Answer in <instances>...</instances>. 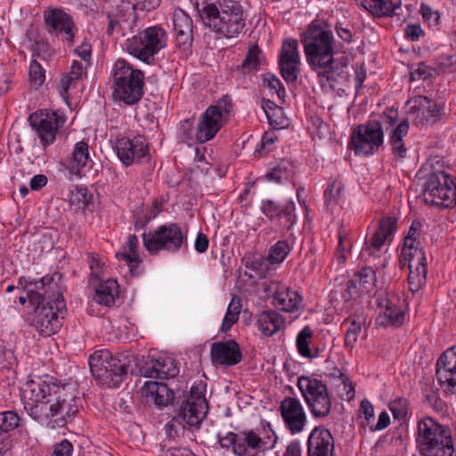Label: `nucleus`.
I'll list each match as a JSON object with an SVG mask.
<instances>
[{"instance_id": "nucleus-28", "label": "nucleus", "mask_w": 456, "mask_h": 456, "mask_svg": "<svg viewBox=\"0 0 456 456\" xmlns=\"http://www.w3.org/2000/svg\"><path fill=\"white\" fill-rule=\"evenodd\" d=\"M366 323V315L362 307H358L345 321L343 325H346L345 333V346L347 350L352 351L357 342L358 337L362 332Z\"/></svg>"}, {"instance_id": "nucleus-52", "label": "nucleus", "mask_w": 456, "mask_h": 456, "mask_svg": "<svg viewBox=\"0 0 456 456\" xmlns=\"http://www.w3.org/2000/svg\"><path fill=\"white\" fill-rule=\"evenodd\" d=\"M446 116L445 99L438 97L432 103L429 100V123H436Z\"/></svg>"}, {"instance_id": "nucleus-14", "label": "nucleus", "mask_w": 456, "mask_h": 456, "mask_svg": "<svg viewBox=\"0 0 456 456\" xmlns=\"http://www.w3.org/2000/svg\"><path fill=\"white\" fill-rule=\"evenodd\" d=\"M297 385L314 418L323 419L330 413L331 398L323 381L303 375L297 378Z\"/></svg>"}, {"instance_id": "nucleus-55", "label": "nucleus", "mask_w": 456, "mask_h": 456, "mask_svg": "<svg viewBox=\"0 0 456 456\" xmlns=\"http://www.w3.org/2000/svg\"><path fill=\"white\" fill-rule=\"evenodd\" d=\"M262 108L266 115V118L273 126H280L281 125V121L280 120V117H278L279 113H281V109L278 108L277 105L270 101V100H263Z\"/></svg>"}, {"instance_id": "nucleus-31", "label": "nucleus", "mask_w": 456, "mask_h": 456, "mask_svg": "<svg viewBox=\"0 0 456 456\" xmlns=\"http://www.w3.org/2000/svg\"><path fill=\"white\" fill-rule=\"evenodd\" d=\"M356 2L374 17H392L400 8L401 0H356Z\"/></svg>"}, {"instance_id": "nucleus-40", "label": "nucleus", "mask_w": 456, "mask_h": 456, "mask_svg": "<svg viewBox=\"0 0 456 456\" xmlns=\"http://www.w3.org/2000/svg\"><path fill=\"white\" fill-rule=\"evenodd\" d=\"M425 103H428V97L420 94L413 95L407 102L410 115H416L417 118L420 117V119L415 123L417 126H423L425 125Z\"/></svg>"}, {"instance_id": "nucleus-32", "label": "nucleus", "mask_w": 456, "mask_h": 456, "mask_svg": "<svg viewBox=\"0 0 456 456\" xmlns=\"http://www.w3.org/2000/svg\"><path fill=\"white\" fill-rule=\"evenodd\" d=\"M144 389L146 396L151 398L154 403L160 407L169 403L175 406L176 403L174 393L165 383L147 381L144 384Z\"/></svg>"}, {"instance_id": "nucleus-53", "label": "nucleus", "mask_w": 456, "mask_h": 456, "mask_svg": "<svg viewBox=\"0 0 456 456\" xmlns=\"http://www.w3.org/2000/svg\"><path fill=\"white\" fill-rule=\"evenodd\" d=\"M428 417L422 418L418 424V436L416 442L418 444L420 455L428 456Z\"/></svg>"}, {"instance_id": "nucleus-5", "label": "nucleus", "mask_w": 456, "mask_h": 456, "mask_svg": "<svg viewBox=\"0 0 456 456\" xmlns=\"http://www.w3.org/2000/svg\"><path fill=\"white\" fill-rule=\"evenodd\" d=\"M421 228L420 221H412L404 238L400 256V262L408 265V283L413 295L423 289L427 284L428 266L425 249L420 241Z\"/></svg>"}, {"instance_id": "nucleus-62", "label": "nucleus", "mask_w": 456, "mask_h": 456, "mask_svg": "<svg viewBox=\"0 0 456 456\" xmlns=\"http://www.w3.org/2000/svg\"><path fill=\"white\" fill-rule=\"evenodd\" d=\"M78 80L79 79L75 78L73 76L71 77L69 73L63 74L58 86V90L61 97L67 98L69 89L76 86Z\"/></svg>"}, {"instance_id": "nucleus-20", "label": "nucleus", "mask_w": 456, "mask_h": 456, "mask_svg": "<svg viewBox=\"0 0 456 456\" xmlns=\"http://www.w3.org/2000/svg\"><path fill=\"white\" fill-rule=\"evenodd\" d=\"M28 121L45 148L55 141L60 125L58 115L53 110L36 111L28 117Z\"/></svg>"}, {"instance_id": "nucleus-15", "label": "nucleus", "mask_w": 456, "mask_h": 456, "mask_svg": "<svg viewBox=\"0 0 456 456\" xmlns=\"http://www.w3.org/2000/svg\"><path fill=\"white\" fill-rule=\"evenodd\" d=\"M260 211L272 224L277 226L282 232L292 230L297 221L296 205L293 200L281 203L270 199L263 200Z\"/></svg>"}, {"instance_id": "nucleus-34", "label": "nucleus", "mask_w": 456, "mask_h": 456, "mask_svg": "<svg viewBox=\"0 0 456 456\" xmlns=\"http://www.w3.org/2000/svg\"><path fill=\"white\" fill-rule=\"evenodd\" d=\"M88 148V144L85 141H80L75 144L69 160V169L72 174L80 175L83 168L91 161Z\"/></svg>"}, {"instance_id": "nucleus-45", "label": "nucleus", "mask_w": 456, "mask_h": 456, "mask_svg": "<svg viewBox=\"0 0 456 456\" xmlns=\"http://www.w3.org/2000/svg\"><path fill=\"white\" fill-rule=\"evenodd\" d=\"M179 138L182 142L191 146L197 142V128L194 129L193 120L186 118L180 122L178 127Z\"/></svg>"}, {"instance_id": "nucleus-59", "label": "nucleus", "mask_w": 456, "mask_h": 456, "mask_svg": "<svg viewBox=\"0 0 456 456\" xmlns=\"http://www.w3.org/2000/svg\"><path fill=\"white\" fill-rule=\"evenodd\" d=\"M134 9H136L134 4H132L129 1L119 0V4L116 7V17L126 20L134 14Z\"/></svg>"}, {"instance_id": "nucleus-46", "label": "nucleus", "mask_w": 456, "mask_h": 456, "mask_svg": "<svg viewBox=\"0 0 456 456\" xmlns=\"http://www.w3.org/2000/svg\"><path fill=\"white\" fill-rule=\"evenodd\" d=\"M173 22L175 34L193 32V22L191 18L181 9L175 11Z\"/></svg>"}, {"instance_id": "nucleus-42", "label": "nucleus", "mask_w": 456, "mask_h": 456, "mask_svg": "<svg viewBox=\"0 0 456 456\" xmlns=\"http://www.w3.org/2000/svg\"><path fill=\"white\" fill-rule=\"evenodd\" d=\"M279 61L300 62L298 44L296 39L284 40L279 54Z\"/></svg>"}, {"instance_id": "nucleus-10", "label": "nucleus", "mask_w": 456, "mask_h": 456, "mask_svg": "<svg viewBox=\"0 0 456 456\" xmlns=\"http://www.w3.org/2000/svg\"><path fill=\"white\" fill-rule=\"evenodd\" d=\"M447 168L438 155L429 157V207L450 208L456 204V184Z\"/></svg>"}, {"instance_id": "nucleus-57", "label": "nucleus", "mask_w": 456, "mask_h": 456, "mask_svg": "<svg viewBox=\"0 0 456 456\" xmlns=\"http://www.w3.org/2000/svg\"><path fill=\"white\" fill-rule=\"evenodd\" d=\"M408 403L404 398H397L389 403V410L391 411L394 419L398 420H404L407 415Z\"/></svg>"}, {"instance_id": "nucleus-12", "label": "nucleus", "mask_w": 456, "mask_h": 456, "mask_svg": "<svg viewBox=\"0 0 456 456\" xmlns=\"http://www.w3.org/2000/svg\"><path fill=\"white\" fill-rule=\"evenodd\" d=\"M167 45V34L159 25L148 27L124 44L126 50L140 61L151 64L154 56Z\"/></svg>"}, {"instance_id": "nucleus-26", "label": "nucleus", "mask_w": 456, "mask_h": 456, "mask_svg": "<svg viewBox=\"0 0 456 456\" xmlns=\"http://www.w3.org/2000/svg\"><path fill=\"white\" fill-rule=\"evenodd\" d=\"M140 371L145 378L168 379L178 375L179 368L175 359L160 357L146 362Z\"/></svg>"}, {"instance_id": "nucleus-3", "label": "nucleus", "mask_w": 456, "mask_h": 456, "mask_svg": "<svg viewBox=\"0 0 456 456\" xmlns=\"http://www.w3.org/2000/svg\"><path fill=\"white\" fill-rule=\"evenodd\" d=\"M305 60L314 71L321 83H329L333 86L340 79L346 78L343 70H339L334 61L333 34L320 26H313L302 35Z\"/></svg>"}, {"instance_id": "nucleus-63", "label": "nucleus", "mask_w": 456, "mask_h": 456, "mask_svg": "<svg viewBox=\"0 0 456 456\" xmlns=\"http://www.w3.org/2000/svg\"><path fill=\"white\" fill-rule=\"evenodd\" d=\"M72 452V444L69 440L63 439L54 446L52 456H71Z\"/></svg>"}, {"instance_id": "nucleus-43", "label": "nucleus", "mask_w": 456, "mask_h": 456, "mask_svg": "<svg viewBox=\"0 0 456 456\" xmlns=\"http://www.w3.org/2000/svg\"><path fill=\"white\" fill-rule=\"evenodd\" d=\"M344 191V184L338 180H333L324 191V200L328 208L337 205Z\"/></svg>"}, {"instance_id": "nucleus-13", "label": "nucleus", "mask_w": 456, "mask_h": 456, "mask_svg": "<svg viewBox=\"0 0 456 456\" xmlns=\"http://www.w3.org/2000/svg\"><path fill=\"white\" fill-rule=\"evenodd\" d=\"M90 371L99 384L118 387L126 378L127 364L108 350L95 351L89 356Z\"/></svg>"}, {"instance_id": "nucleus-61", "label": "nucleus", "mask_w": 456, "mask_h": 456, "mask_svg": "<svg viewBox=\"0 0 456 456\" xmlns=\"http://www.w3.org/2000/svg\"><path fill=\"white\" fill-rule=\"evenodd\" d=\"M193 32L175 34L176 47L182 51H188L192 46Z\"/></svg>"}, {"instance_id": "nucleus-47", "label": "nucleus", "mask_w": 456, "mask_h": 456, "mask_svg": "<svg viewBox=\"0 0 456 456\" xmlns=\"http://www.w3.org/2000/svg\"><path fill=\"white\" fill-rule=\"evenodd\" d=\"M20 418L14 411H5L0 412V434L4 435L20 426Z\"/></svg>"}, {"instance_id": "nucleus-50", "label": "nucleus", "mask_w": 456, "mask_h": 456, "mask_svg": "<svg viewBox=\"0 0 456 456\" xmlns=\"http://www.w3.org/2000/svg\"><path fill=\"white\" fill-rule=\"evenodd\" d=\"M300 62L279 61V69L282 78L287 83L296 82L299 73Z\"/></svg>"}, {"instance_id": "nucleus-9", "label": "nucleus", "mask_w": 456, "mask_h": 456, "mask_svg": "<svg viewBox=\"0 0 456 456\" xmlns=\"http://www.w3.org/2000/svg\"><path fill=\"white\" fill-rule=\"evenodd\" d=\"M207 384L202 380L194 381L188 395L177 399L174 406L173 420L183 428H199L205 419L208 404L206 399Z\"/></svg>"}, {"instance_id": "nucleus-44", "label": "nucleus", "mask_w": 456, "mask_h": 456, "mask_svg": "<svg viewBox=\"0 0 456 456\" xmlns=\"http://www.w3.org/2000/svg\"><path fill=\"white\" fill-rule=\"evenodd\" d=\"M260 52L261 51L257 45L249 47L242 63L238 66V69L241 70L243 73H250L252 71L258 70L260 65Z\"/></svg>"}, {"instance_id": "nucleus-23", "label": "nucleus", "mask_w": 456, "mask_h": 456, "mask_svg": "<svg viewBox=\"0 0 456 456\" xmlns=\"http://www.w3.org/2000/svg\"><path fill=\"white\" fill-rule=\"evenodd\" d=\"M210 357L214 365L234 366L242 361V353L234 339L218 341L211 345Z\"/></svg>"}, {"instance_id": "nucleus-51", "label": "nucleus", "mask_w": 456, "mask_h": 456, "mask_svg": "<svg viewBox=\"0 0 456 456\" xmlns=\"http://www.w3.org/2000/svg\"><path fill=\"white\" fill-rule=\"evenodd\" d=\"M454 452L452 441H445L443 443L441 440L438 444H433L431 441V427H429V456H452Z\"/></svg>"}, {"instance_id": "nucleus-41", "label": "nucleus", "mask_w": 456, "mask_h": 456, "mask_svg": "<svg viewBox=\"0 0 456 456\" xmlns=\"http://www.w3.org/2000/svg\"><path fill=\"white\" fill-rule=\"evenodd\" d=\"M291 248L286 240H280L273 245L268 253L267 259L270 264H281L288 256Z\"/></svg>"}, {"instance_id": "nucleus-2", "label": "nucleus", "mask_w": 456, "mask_h": 456, "mask_svg": "<svg viewBox=\"0 0 456 456\" xmlns=\"http://www.w3.org/2000/svg\"><path fill=\"white\" fill-rule=\"evenodd\" d=\"M410 129L407 118H399L397 108H386L379 118H371L357 126L351 135L349 147L355 155L370 156L384 143V131L388 134L392 153L400 159L406 158L407 148L403 138Z\"/></svg>"}, {"instance_id": "nucleus-37", "label": "nucleus", "mask_w": 456, "mask_h": 456, "mask_svg": "<svg viewBox=\"0 0 456 456\" xmlns=\"http://www.w3.org/2000/svg\"><path fill=\"white\" fill-rule=\"evenodd\" d=\"M362 294L371 293L376 286V272L372 267H363L352 277Z\"/></svg>"}, {"instance_id": "nucleus-38", "label": "nucleus", "mask_w": 456, "mask_h": 456, "mask_svg": "<svg viewBox=\"0 0 456 456\" xmlns=\"http://www.w3.org/2000/svg\"><path fill=\"white\" fill-rule=\"evenodd\" d=\"M241 306L240 298L233 297L227 307L224 318L223 320L221 325L222 331H228L232 326L238 322Z\"/></svg>"}, {"instance_id": "nucleus-11", "label": "nucleus", "mask_w": 456, "mask_h": 456, "mask_svg": "<svg viewBox=\"0 0 456 456\" xmlns=\"http://www.w3.org/2000/svg\"><path fill=\"white\" fill-rule=\"evenodd\" d=\"M142 242L150 255H158L160 251L176 253L187 246V230L183 231L177 223L161 224L154 231L144 232Z\"/></svg>"}, {"instance_id": "nucleus-39", "label": "nucleus", "mask_w": 456, "mask_h": 456, "mask_svg": "<svg viewBox=\"0 0 456 456\" xmlns=\"http://www.w3.org/2000/svg\"><path fill=\"white\" fill-rule=\"evenodd\" d=\"M314 332L309 325L305 326L296 338V347L302 357H310Z\"/></svg>"}, {"instance_id": "nucleus-17", "label": "nucleus", "mask_w": 456, "mask_h": 456, "mask_svg": "<svg viewBox=\"0 0 456 456\" xmlns=\"http://www.w3.org/2000/svg\"><path fill=\"white\" fill-rule=\"evenodd\" d=\"M230 107L224 104L209 106L200 117L197 125V143H205L212 140L224 124V116L228 115Z\"/></svg>"}, {"instance_id": "nucleus-25", "label": "nucleus", "mask_w": 456, "mask_h": 456, "mask_svg": "<svg viewBox=\"0 0 456 456\" xmlns=\"http://www.w3.org/2000/svg\"><path fill=\"white\" fill-rule=\"evenodd\" d=\"M45 21L50 33L61 35L67 42H73L75 24L69 14L61 9H52L45 15Z\"/></svg>"}, {"instance_id": "nucleus-6", "label": "nucleus", "mask_w": 456, "mask_h": 456, "mask_svg": "<svg viewBox=\"0 0 456 456\" xmlns=\"http://www.w3.org/2000/svg\"><path fill=\"white\" fill-rule=\"evenodd\" d=\"M34 310L30 324L39 334L49 337L62 327L67 314L66 302L60 286L53 290H45Z\"/></svg>"}, {"instance_id": "nucleus-58", "label": "nucleus", "mask_w": 456, "mask_h": 456, "mask_svg": "<svg viewBox=\"0 0 456 456\" xmlns=\"http://www.w3.org/2000/svg\"><path fill=\"white\" fill-rule=\"evenodd\" d=\"M264 84H265L270 89L274 90L279 98L284 97L286 91L282 86L281 80L274 75L267 73L264 77Z\"/></svg>"}, {"instance_id": "nucleus-4", "label": "nucleus", "mask_w": 456, "mask_h": 456, "mask_svg": "<svg viewBox=\"0 0 456 456\" xmlns=\"http://www.w3.org/2000/svg\"><path fill=\"white\" fill-rule=\"evenodd\" d=\"M196 9L204 26L218 38H234L244 32L246 15L238 1L202 0Z\"/></svg>"}, {"instance_id": "nucleus-29", "label": "nucleus", "mask_w": 456, "mask_h": 456, "mask_svg": "<svg viewBox=\"0 0 456 456\" xmlns=\"http://www.w3.org/2000/svg\"><path fill=\"white\" fill-rule=\"evenodd\" d=\"M300 294L284 285L277 288L273 296V305L281 311L294 313L299 310L302 303Z\"/></svg>"}, {"instance_id": "nucleus-21", "label": "nucleus", "mask_w": 456, "mask_h": 456, "mask_svg": "<svg viewBox=\"0 0 456 456\" xmlns=\"http://www.w3.org/2000/svg\"><path fill=\"white\" fill-rule=\"evenodd\" d=\"M374 297L375 304L379 310L376 323L382 327L401 326L404 320V314L396 303L384 291L376 292Z\"/></svg>"}, {"instance_id": "nucleus-64", "label": "nucleus", "mask_w": 456, "mask_h": 456, "mask_svg": "<svg viewBox=\"0 0 456 456\" xmlns=\"http://www.w3.org/2000/svg\"><path fill=\"white\" fill-rule=\"evenodd\" d=\"M88 265H89V268L91 270V275L96 279H100V275L102 273V265L96 254H89Z\"/></svg>"}, {"instance_id": "nucleus-27", "label": "nucleus", "mask_w": 456, "mask_h": 456, "mask_svg": "<svg viewBox=\"0 0 456 456\" xmlns=\"http://www.w3.org/2000/svg\"><path fill=\"white\" fill-rule=\"evenodd\" d=\"M56 278L59 279L60 275L55 273L51 276H44L40 279H33L26 277H20L18 280V287L22 288L26 290L27 296L31 303H36V300H39L45 293V290H53L58 289V283Z\"/></svg>"}, {"instance_id": "nucleus-56", "label": "nucleus", "mask_w": 456, "mask_h": 456, "mask_svg": "<svg viewBox=\"0 0 456 456\" xmlns=\"http://www.w3.org/2000/svg\"><path fill=\"white\" fill-rule=\"evenodd\" d=\"M29 79L36 86H40L45 79V71L36 60H32L29 66Z\"/></svg>"}, {"instance_id": "nucleus-24", "label": "nucleus", "mask_w": 456, "mask_h": 456, "mask_svg": "<svg viewBox=\"0 0 456 456\" xmlns=\"http://www.w3.org/2000/svg\"><path fill=\"white\" fill-rule=\"evenodd\" d=\"M334 439L330 431L322 427H315L307 440V456H332Z\"/></svg>"}, {"instance_id": "nucleus-16", "label": "nucleus", "mask_w": 456, "mask_h": 456, "mask_svg": "<svg viewBox=\"0 0 456 456\" xmlns=\"http://www.w3.org/2000/svg\"><path fill=\"white\" fill-rule=\"evenodd\" d=\"M396 228L397 219L395 217L387 216L382 218L378 229L370 236V240L365 241L364 247L360 253L361 260L370 262L371 257H380L386 240L393 236Z\"/></svg>"}, {"instance_id": "nucleus-49", "label": "nucleus", "mask_w": 456, "mask_h": 456, "mask_svg": "<svg viewBox=\"0 0 456 456\" xmlns=\"http://www.w3.org/2000/svg\"><path fill=\"white\" fill-rule=\"evenodd\" d=\"M429 427H431V441L433 444H438V443L443 441H452L451 431L448 428L438 424L432 418L429 417Z\"/></svg>"}, {"instance_id": "nucleus-7", "label": "nucleus", "mask_w": 456, "mask_h": 456, "mask_svg": "<svg viewBox=\"0 0 456 456\" xmlns=\"http://www.w3.org/2000/svg\"><path fill=\"white\" fill-rule=\"evenodd\" d=\"M217 440L222 449H231L235 456H261L274 447L277 436L273 430L270 434L261 436L253 429H248L229 431L224 435L218 433Z\"/></svg>"}, {"instance_id": "nucleus-30", "label": "nucleus", "mask_w": 456, "mask_h": 456, "mask_svg": "<svg viewBox=\"0 0 456 456\" xmlns=\"http://www.w3.org/2000/svg\"><path fill=\"white\" fill-rule=\"evenodd\" d=\"M285 319L278 312L267 310L257 314L256 325L263 335L271 337L282 328Z\"/></svg>"}, {"instance_id": "nucleus-36", "label": "nucleus", "mask_w": 456, "mask_h": 456, "mask_svg": "<svg viewBox=\"0 0 456 456\" xmlns=\"http://www.w3.org/2000/svg\"><path fill=\"white\" fill-rule=\"evenodd\" d=\"M118 285L117 281L108 279L101 283L95 290L94 300L100 305L110 306L114 304L115 297L118 295Z\"/></svg>"}, {"instance_id": "nucleus-54", "label": "nucleus", "mask_w": 456, "mask_h": 456, "mask_svg": "<svg viewBox=\"0 0 456 456\" xmlns=\"http://www.w3.org/2000/svg\"><path fill=\"white\" fill-rule=\"evenodd\" d=\"M435 65L436 68L432 69L436 74H439V72L444 69L456 71V53L439 56L435 60Z\"/></svg>"}, {"instance_id": "nucleus-18", "label": "nucleus", "mask_w": 456, "mask_h": 456, "mask_svg": "<svg viewBox=\"0 0 456 456\" xmlns=\"http://www.w3.org/2000/svg\"><path fill=\"white\" fill-rule=\"evenodd\" d=\"M115 149L119 160L126 167L142 162L150 156L146 138L142 135L119 138L116 142Z\"/></svg>"}, {"instance_id": "nucleus-33", "label": "nucleus", "mask_w": 456, "mask_h": 456, "mask_svg": "<svg viewBox=\"0 0 456 456\" xmlns=\"http://www.w3.org/2000/svg\"><path fill=\"white\" fill-rule=\"evenodd\" d=\"M294 174L295 166L293 162L283 159L265 174V179L269 182L283 183L289 181Z\"/></svg>"}, {"instance_id": "nucleus-22", "label": "nucleus", "mask_w": 456, "mask_h": 456, "mask_svg": "<svg viewBox=\"0 0 456 456\" xmlns=\"http://www.w3.org/2000/svg\"><path fill=\"white\" fill-rule=\"evenodd\" d=\"M280 412L286 428L292 434L300 433L306 423V415L299 399L287 396L280 404Z\"/></svg>"}, {"instance_id": "nucleus-35", "label": "nucleus", "mask_w": 456, "mask_h": 456, "mask_svg": "<svg viewBox=\"0 0 456 456\" xmlns=\"http://www.w3.org/2000/svg\"><path fill=\"white\" fill-rule=\"evenodd\" d=\"M128 251L118 252L116 256L118 260H123L126 263L130 272L134 274L136 273V269L141 263L138 254L139 240L136 235L130 234L127 238Z\"/></svg>"}, {"instance_id": "nucleus-19", "label": "nucleus", "mask_w": 456, "mask_h": 456, "mask_svg": "<svg viewBox=\"0 0 456 456\" xmlns=\"http://www.w3.org/2000/svg\"><path fill=\"white\" fill-rule=\"evenodd\" d=\"M436 377L444 393L456 394V346L447 348L436 360Z\"/></svg>"}, {"instance_id": "nucleus-60", "label": "nucleus", "mask_w": 456, "mask_h": 456, "mask_svg": "<svg viewBox=\"0 0 456 456\" xmlns=\"http://www.w3.org/2000/svg\"><path fill=\"white\" fill-rule=\"evenodd\" d=\"M362 295V291L357 288L356 284L353 282V280L350 279L347 281L346 288L343 290L341 297L346 302H350L352 300H356Z\"/></svg>"}, {"instance_id": "nucleus-48", "label": "nucleus", "mask_w": 456, "mask_h": 456, "mask_svg": "<svg viewBox=\"0 0 456 456\" xmlns=\"http://www.w3.org/2000/svg\"><path fill=\"white\" fill-rule=\"evenodd\" d=\"M92 195L89 194L86 187L76 186L70 191L69 202L77 208L85 210L91 200Z\"/></svg>"}, {"instance_id": "nucleus-8", "label": "nucleus", "mask_w": 456, "mask_h": 456, "mask_svg": "<svg viewBox=\"0 0 456 456\" xmlns=\"http://www.w3.org/2000/svg\"><path fill=\"white\" fill-rule=\"evenodd\" d=\"M113 97L124 102L126 105H134L141 101L144 92V74L134 69L125 60H118L112 69Z\"/></svg>"}, {"instance_id": "nucleus-1", "label": "nucleus", "mask_w": 456, "mask_h": 456, "mask_svg": "<svg viewBox=\"0 0 456 456\" xmlns=\"http://www.w3.org/2000/svg\"><path fill=\"white\" fill-rule=\"evenodd\" d=\"M22 399L24 410L37 421L73 417L78 411L80 400L69 392L66 384L47 374L28 380L22 389Z\"/></svg>"}]
</instances>
